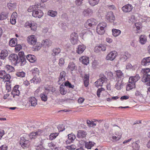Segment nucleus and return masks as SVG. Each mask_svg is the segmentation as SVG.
<instances>
[{
    "label": "nucleus",
    "mask_w": 150,
    "mask_h": 150,
    "mask_svg": "<svg viewBox=\"0 0 150 150\" xmlns=\"http://www.w3.org/2000/svg\"><path fill=\"white\" fill-rule=\"evenodd\" d=\"M25 137V136L21 137L20 141V144L23 148L28 147L30 145L29 141L26 139Z\"/></svg>",
    "instance_id": "0eeeda50"
},
{
    "label": "nucleus",
    "mask_w": 150,
    "mask_h": 150,
    "mask_svg": "<svg viewBox=\"0 0 150 150\" xmlns=\"http://www.w3.org/2000/svg\"><path fill=\"white\" fill-rule=\"evenodd\" d=\"M106 81V79L104 78H102L99 79L95 83V86L97 87L99 86H102L103 83Z\"/></svg>",
    "instance_id": "dca6fc26"
},
{
    "label": "nucleus",
    "mask_w": 150,
    "mask_h": 150,
    "mask_svg": "<svg viewBox=\"0 0 150 150\" xmlns=\"http://www.w3.org/2000/svg\"><path fill=\"white\" fill-rule=\"evenodd\" d=\"M104 91V88H99L97 92V95L98 97H100L101 92H102V91Z\"/></svg>",
    "instance_id": "680f3d73"
},
{
    "label": "nucleus",
    "mask_w": 150,
    "mask_h": 150,
    "mask_svg": "<svg viewBox=\"0 0 150 150\" xmlns=\"http://www.w3.org/2000/svg\"><path fill=\"white\" fill-rule=\"evenodd\" d=\"M42 44L45 47H49L52 44V41L49 39L43 40L42 42Z\"/></svg>",
    "instance_id": "bb28decb"
},
{
    "label": "nucleus",
    "mask_w": 150,
    "mask_h": 150,
    "mask_svg": "<svg viewBox=\"0 0 150 150\" xmlns=\"http://www.w3.org/2000/svg\"><path fill=\"white\" fill-rule=\"evenodd\" d=\"M10 78L11 77L9 74H6L3 79V81L4 82L8 81Z\"/></svg>",
    "instance_id": "3c124183"
},
{
    "label": "nucleus",
    "mask_w": 150,
    "mask_h": 150,
    "mask_svg": "<svg viewBox=\"0 0 150 150\" xmlns=\"http://www.w3.org/2000/svg\"><path fill=\"white\" fill-rule=\"evenodd\" d=\"M106 7L110 10H115L116 9L115 6L113 4H109L106 6Z\"/></svg>",
    "instance_id": "de8ad7c7"
},
{
    "label": "nucleus",
    "mask_w": 150,
    "mask_h": 150,
    "mask_svg": "<svg viewBox=\"0 0 150 150\" xmlns=\"http://www.w3.org/2000/svg\"><path fill=\"white\" fill-rule=\"evenodd\" d=\"M58 129L59 132H62L64 130V125L62 124L59 125H58Z\"/></svg>",
    "instance_id": "052dcab7"
},
{
    "label": "nucleus",
    "mask_w": 150,
    "mask_h": 150,
    "mask_svg": "<svg viewBox=\"0 0 150 150\" xmlns=\"http://www.w3.org/2000/svg\"><path fill=\"white\" fill-rule=\"evenodd\" d=\"M64 85L68 87L69 88H74V85H72L68 81L66 82L65 83Z\"/></svg>",
    "instance_id": "5fc2aeb1"
},
{
    "label": "nucleus",
    "mask_w": 150,
    "mask_h": 150,
    "mask_svg": "<svg viewBox=\"0 0 150 150\" xmlns=\"http://www.w3.org/2000/svg\"><path fill=\"white\" fill-rule=\"evenodd\" d=\"M16 75L18 77H23L25 76V73L23 71H18L16 73Z\"/></svg>",
    "instance_id": "09e8293b"
},
{
    "label": "nucleus",
    "mask_w": 150,
    "mask_h": 150,
    "mask_svg": "<svg viewBox=\"0 0 150 150\" xmlns=\"http://www.w3.org/2000/svg\"><path fill=\"white\" fill-rule=\"evenodd\" d=\"M27 24V25L29 26L31 30L33 31H35L36 29V24L35 23H31L28 22L26 23Z\"/></svg>",
    "instance_id": "e433bc0d"
},
{
    "label": "nucleus",
    "mask_w": 150,
    "mask_h": 150,
    "mask_svg": "<svg viewBox=\"0 0 150 150\" xmlns=\"http://www.w3.org/2000/svg\"><path fill=\"white\" fill-rule=\"evenodd\" d=\"M100 45L97 46L95 47L94 49V52H98L100 51Z\"/></svg>",
    "instance_id": "338daca9"
},
{
    "label": "nucleus",
    "mask_w": 150,
    "mask_h": 150,
    "mask_svg": "<svg viewBox=\"0 0 150 150\" xmlns=\"http://www.w3.org/2000/svg\"><path fill=\"white\" fill-rule=\"evenodd\" d=\"M150 72V69L149 68L142 69L141 72L143 74V75L148 74Z\"/></svg>",
    "instance_id": "37998d69"
},
{
    "label": "nucleus",
    "mask_w": 150,
    "mask_h": 150,
    "mask_svg": "<svg viewBox=\"0 0 150 150\" xmlns=\"http://www.w3.org/2000/svg\"><path fill=\"white\" fill-rule=\"evenodd\" d=\"M59 66L62 67L64 63V59L63 58H60L59 61Z\"/></svg>",
    "instance_id": "bf43d9fd"
},
{
    "label": "nucleus",
    "mask_w": 150,
    "mask_h": 150,
    "mask_svg": "<svg viewBox=\"0 0 150 150\" xmlns=\"http://www.w3.org/2000/svg\"><path fill=\"white\" fill-rule=\"evenodd\" d=\"M29 101L31 103V106H35L37 104V100L35 97H31L29 98Z\"/></svg>",
    "instance_id": "c756f323"
},
{
    "label": "nucleus",
    "mask_w": 150,
    "mask_h": 150,
    "mask_svg": "<svg viewBox=\"0 0 150 150\" xmlns=\"http://www.w3.org/2000/svg\"><path fill=\"white\" fill-rule=\"evenodd\" d=\"M56 133L51 134L49 136V139L50 140H52L56 138V136L55 135Z\"/></svg>",
    "instance_id": "69168bd1"
},
{
    "label": "nucleus",
    "mask_w": 150,
    "mask_h": 150,
    "mask_svg": "<svg viewBox=\"0 0 150 150\" xmlns=\"http://www.w3.org/2000/svg\"><path fill=\"white\" fill-rule=\"evenodd\" d=\"M129 22L135 23L137 21V18L134 16L132 15L129 18Z\"/></svg>",
    "instance_id": "c03bdc74"
},
{
    "label": "nucleus",
    "mask_w": 150,
    "mask_h": 150,
    "mask_svg": "<svg viewBox=\"0 0 150 150\" xmlns=\"http://www.w3.org/2000/svg\"><path fill=\"white\" fill-rule=\"evenodd\" d=\"M7 6L9 9L12 10L16 7V4H12L11 3H8L7 4Z\"/></svg>",
    "instance_id": "a19ab883"
},
{
    "label": "nucleus",
    "mask_w": 150,
    "mask_h": 150,
    "mask_svg": "<svg viewBox=\"0 0 150 150\" xmlns=\"http://www.w3.org/2000/svg\"><path fill=\"white\" fill-rule=\"evenodd\" d=\"M142 81L143 82L146 83L147 85L150 86V75H143Z\"/></svg>",
    "instance_id": "f3484780"
},
{
    "label": "nucleus",
    "mask_w": 150,
    "mask_h": 150,
    "mask_svg": "<svg viewBox=\"0 0 150 150\" xmlns=\"http://www.w3.org/2000/svg\"><path fill=\"white\" fill-rule=\"evenodd\" d=\"M117 55V53L116 51H113L110 52L107 55L105 59L107 60L110 61H113L116 57Z\"/></svg>",
    "instance_id": "6e6552de"
},
{
    "label": "nucleus",
    "mask_w": 150,
    "mask_h": 150,
    "mask_svg": "<svg viewBox=\"0 0 150 150\" xmlns=\"http://www.w3.org/2000/svg\"><path fill=\"white\" fill-rule=\"evenodd\" d=\"M35 45V49L37 50H39L40 49L41 47L42 44H40V43L39 42H37L36 43V45Z\"/></svg>",
    "instance_id": "864d4df0"
},
{
    "label": "nucleus",
    "mask_w": 150,
    "mask_h": 150,
    "mask_svg": "<svg viewBox=\"0 0 150 150\" xmlns=\"http://www.w3.org/2000/svg\"><path fill=\"white\" fill-rule=\"evenodd\" d=\"M89 4L92 6H94L99 2V0H88Z\"/></svg>",
    "instance_id": "c9c22d12"
},
{
    "label": "nucleus",
    "mask_w": 150,
    "mask_h": 150,
    "mask_svg": "<svg viewBox=\"0 0 150 150\" xmlns=\"http://www.w3.org/2000/svg\"><path fill=\"white\" fill-rule=\"evenodd\" d=\"M116 74L117 76L121 79L123 77V74L122 71L120 70H117L116 71Z\"/></svg>",
    "instance_id": "a18cd8bd"
},
{
    "label": "nucleus",
    "mask_w": 150,
    "mask_h": 150,
    "mask_svg": "<svg viewBox=\"0 0 150 150\" xmlns=\"http://www.w3.org/2000/svg\"><path fill=\"white\" fill-rule=\"evenodd\" d=\"M85 100V98L82 97H80L78 99V102L79 103H82Z\"/></svg>",
    "instance_id": "774afa93"
},
{
    "label": "nucleus",
    "mask_w": 150,
    "mask_h": 150,
    "mask_svg": "<svg viewBox=\"0 0 150 150\" xmlns=\"http://www.w3.org/2000/svg\"><path fill=\"white\" fill-rule=\"evenodd\" d=\"M86 132L83 130H79L78 132L77 137L80 138H83L86 137Z\"/></svg>",
    "instance_id": "a878e982"
},
{
    "label": "nucleus",
    "mask_w": 150,
    "mask_h": 150,
    "mask_svg": "<svg viewBox=\"0 0 150 150\" xmlns=\"http://www.w3.org/2000/svg\"><path fill=\"white\" fill-rule=\"evenodd\" d=\"M19 86L18 85L14 86L13 89L11 92V94L13 96V97H14L15 96H19L20 94L19 91L18 90Z\"/></svg>",
    "instance_id": "aec40b11"
},
{
    "label": "nucleus",
    "mask_w": 150,
    "mask_h": 150,
    "mask_svg": "<svg viewBox=\"0 0 150 150\" xmlns=\"http://www.w3.org/2000/svg\"><path fill=\"white\" fill-rule=\"evenodd\" d=\"M137 64H134L132 65L131 64L128 63L126 66V69L129 70H134L137 68Z\"/></svg>",
    "instance_id": "4be33fe9"
},
{
    "label": "nucleus",
    "mask_w": 150,
    "mask_h": 150,
    "mask_svg": "<svg viewBox=\"0 0 150 150\" xmlns=\"http://www.w3.org/2000/svg\"><path fill=\"white\" fill-rule=\"evenodd\" d=\"M18 55L16 54H11L8 57L10 61L14 64H19L21 66L24 65L26 63V59L25 58L24 53L23 52H20Z\"/></svg>",
    "instance_id": "f257e3e1"
},
{
    "label": "nucleus",
    "mask_w": 150,
    "mask_h": 150,
    "mask_svg": "<svg viewBox=\"0 0 150 150\" xmlns=\"http://www.w3.org/2000/svg\"><path fill=\"white\" fill-rule=\"evenodd\" d=\"M141 64L143 66H148L150 64V57L144 58L141 61Z\"/></svg>",
    "instance_id": "6ab92c4d"
},
{
    "label": "nucleus",
    "mask_w": 150,
    "mask_h": 150,
    "mask_svg": "<svg viewBox=\"0 0 150 150\" xmlns=\"http://www.w3.org/2000/svg\"><path fill=\"white\" fill-rule=\"evenodd\" d=\"M97 23V21L93 18L88 19L85 22L84 25L87 28H89L91 27H93Z\"/></svg>",
    "instance_id": "423d86ee"
},
{
    "label": "nucleus",
    "mask_w": 150,
    "mask_h": 150,
    "mask_svg": "<svg viewBox=\"0 0 150 150\" xmlns=\"http://www.w3.org/2000/svg\"><path fill=\"white\" fill-rule=\"evenodd\" d=\"M135 96L138 98H142L143 96L141 92L138 91H137L135 93Z\"/></svg>",
    "instance_id": "4d7b16f0"
},
{
    "label": "nucleus",
    "mask_w": 150,
    "mask_h": 150,
    "mask_svg": "<svg viewBox=\"0 0 150 150\" xmlns=\"http://www.w3.org/2000/svg\"><path fill=\"white\" fill-rule=\"evenodd\" d=\"M47 14L52 17H54L56 15V12L53 11H49L48 12Z\"/></svg>",
    "instance_id": "8fccbe9b"
},
{
    "label": "nucleus",
    "mask_w": 150,
    "mask_h": 150,
    "mask_svg": "<svg viewBox=\"0 0 150 150\" xmlns=\"http://www.w3.org/2000/svg\"><path fill=\"white\" fill-rule=\"evenodd\" d=\"M17 15V13L16 12H13L12 14L10 19V23L11 24L14 25L16 23Z\"/></svg>",
    "instance_id": "b1692460"
},
{
    "label": "nucleus",
    "mask_w": 150,
    "mask_h": 150,
    "mask_svg": "<svg viewBox=\"0 0 150 150\" xmlns=\"http://www.w3.org/2000/svg\"><path fill=\"white\" fill-rule=\"evenodd\" d=\"M6 70L8 72H10L13 71L14 70L13 68L10 65H6L5 67Z\"/></svg>",
    "instance_id": "49530a36"
},
{
    "label": "nucleus",
    "mask_w": 150,
    "mask_h": 150,
    "mask_svg": "<svg viewBox=\"0 0 150 150\" xmlns=\"http://www.w3.org/2000/svg\"><path fill=\"white\" fill-rule=\"evenodd\" d=\"M41 79L39 78H37L35 76L31 80V83H37L40 81Z\"/></svg>",
    "instance_id": "4c0bfd02"
},
{
    "label": "nucleus",
    "mask_w": 150,
    "mask_h": 150,
    "mask_svg": "<svg viewBox=\"0 0 150 150\" xmlns=\"http://www.w3.org/2000/svg\"><path fill=\"white\" fill-rule=\"evenodd\" d=\"M98 62L96 60H94L92 63V66L94 68H95L98 65Z\"/></svg>",
    "instance_id": "0e129e2a"
},
{
    "label": "nucleus",
    "mask_w": 150,
    "mask_h": 150,
    "mask_svg": "<svg viewBox=\"0 0 150 150\" xmlns=\"http://www.w3.org/2000/svg\"><path fill=\"white\" fill-rule=\"evenodd\" d=\"M40 97L42 100L45 102L46 101L47 99V94L46 93H43L40 95Z\"/></svg>",
    "instance_id": "ea45409f"
},
{
    "label": "nucleus",
    "mask_w": 150,
    "mask_h": 150,
    "mask_svg": "<svg viewBox=\"0 0 150 150\" xmlns=\"http://www.w3.org/2000/svg\"><path fill=\"white\" fill-rule=\"evenodd\" d=\"M135 87L136 84L129 82V83L127 86L126 89L127 91H129L133 88H135Z\"/></svg>",
    "instance_id": "7c9ffc66"
},
{
    "label": "nucleus",
    "mask_w": 150,
    "mask_h": 150,
    "mask_svg": "<svg viewBox=\"0 0 150 150\" xmlns=\"http://www.w3.org/2000/svg\"><path fill=\"white\" fill-rule=\"evenodd\" d=\"M27 41L29 44L34 45H36L37 40L34 35H31L28 37Z\"/></svg>",
    "instance_id": "9d476101"
},
{
    "label": "nucleus",
    "mask_w": 150,
    "mask_h": 150,
    "mask_svg": "<svg viewBox=\"0 0 150 150\" xmlns=\"http://www.w3.org/2000/svg\"><path fill=\"white\" fill-rule=\"evenodd\" d=\"M83 14L85 16H89L92 14V11L89 9H86L84 10Z\"/></svg>",
    "instance_id": "79ce46f5"
},
{
    "label": "nucleus",
    "mask_w": 150,
    "mask_h": 150,
    "mask_svg": "<svg viewBox=\"0 0 150 150\" xmlns=\"http://www.w3.org/2000/svg\"><path fill=\"white\" fill-rule=\"evenodd\" d=\"M70 40L71 43L73 45L77 44L79 41L78 39V34L75 32L72 33L70 35Z\"/></svg>",
    "instance_id": "39448f33"
},
{
    "label": "nucleus",
    "mask_w": 150,
    "mask_h": 150,
    "mask_svg": "<svg viewBox=\"0 0 150 150\" xmlns=\"http://www.w3.org/2000/svg\"><path fill=\"white\" fill-rule=\"evenodd\" d=\"M140 77L138 74H137L135 76H132L129 77V82L131 83H134L136 84V83L139 79Z\"/></svg>",
    "instance_id": "a211bd4d"
},
{
    "label": "nucleus",
    "mask_w": 150,
    "mask_h": 150,
    "mask_svg": "<svg viewBox=\"0 0 150 150\" xmlns=\"http://www.w3.org/2000/svg\"><path fill=\"white\" fill-rule=\"evenodd\" d=\"M88 76H86L84 79V84L86 87L88 85Z\"/></svg>",
    "instance_id": "13d9d810"
},
{
    "label": "nucleus",
    "mask_w": 150,
    "mask_h": 150,
    "mask_svg": "<svg viewBox=\"0 0 150 150\" xmlns=\"http://www.w3.org/2000/svg\"><path fill=\"white\" fill-rule=\"evenodd\" d=\"M68 136V140H66V143L67 144L72 142L76 138L75 135L72 134H69Z\"/></svg>",
    "instance_id": "412c9836"
},
{
    "label": "nucleus",
    "mask_w": 150,
    "mask_h": 150,
    "mask_svg": "<svg viewBox=\"0 0 150 150\" xmlns=\"http://www.w3.org/2000/svg\"><path fill=\"white\" fill-rule=\"evenodd\" d=\"M147 42V36L144 35H141L139 37V42L141 45H144Z\"/></svg>",
    "instance_id": "4468645a"
},
{
    "label": "nucleus",
    "mask_w": 150,
    "mask_h": 150,
    "mask_svg": "<svg viewBox=\"0 0 150 150\" xmlns=\"http://www.w3.org/2000/svg\"><path fill=\"white\" fill-rule=\"evenodd\" d=\"M132 146L133 148L135 150H138L139 148V145L136 142H134Z\"/></svg>",
    "instance_id": "6e6d98bb"
},
{
    "label": "nucleus",
    "mask_w": 150,
    "mask_h": 150,
    "mask_svg": "<svg viewBox=\"0 0 150 150\" xmlns=\"http://www.w3.org/2000/svg\"><path fill=\"white\" fill-rule=\"evenodd\" d=\"M16 38H12L9 42V45L11 47L15 46L17 44L16 42Z\"/></svg>",
    "instance_id": "58836bf2"
},
{
    "label": "nucleus",
    "mask_w": 150,
    "mask_h": 150,
    "mask_svg": "<svg viewBox=\"0 0 150 150\" xmlns=\"http://www.w3.org/2000/svg\"><path fill=\"white\" fill-rule=\"evenodd\" d=\"M86 48L85 45L83 44L79 45L76 48V52L79 54H81L83 52Z\"/></svg>",
    "instance_id": "ddd939ff"
},
{
    "label": "nucleus",
    "mask_w": 150,
    "mask_h": 150,
    "mask_svg": "<svg viewBox=\"0 0 150 150\" xmlns=\"http://www.w3.org/2000/svg\"><path fill=\"white\" fill-rule=\"evenodd\" d=\"M67 69L70 71H73L76 69V67L74 63L73 62H71L69 63L67 67Z\"/></svg>",
    "instance_id": "2f4dec72"
},
{
    "label": "nucleus",
    "mask_w": 150,
    "mask_h": 150,
    "mask_svg": "<svg viewBox=\"0 0 150 150\" xmlns=\"http://www.w3.org/2000/svg\"><path fill=\"white\" fill-rule=\"evenodd\" d=\"M42 132V130H38L36 132H32L30 133L28 136L31 139H35L36 137L40 135Z\"/></svg>",
    "instance_id": "9b49d317"
},
{
    "label": "nucleus",
    "mask_w": 150,
    "mask_h": 150,
    "mask_svg": "<svg viewBox=\"0 0 150 150\" xmlns=\"http://www.w3.org/2000/svg\"><path fill=\"white\" fill-rule=\"evenodd\" d=\"M112 35L115 37L119 36L121 33V31L120 30L114 28L112 29Z\"/></svg>",
    "instance_id": "393cba45"
},
{
    "label": "nucleus",
    "mask_w": 150,
    "mask_h": 150,
    "mask_svg": "<svg viewBox=\"0 0 150 150\" xmlns=\"http://www.w3.org/2000/svg\"><path fill=\"white\" fill-rule=\"evenodd\" d=\"M40 7V5L38 4L30 6L28 9V11L29 12H32V15L33 17L40 18L42 16L43 14L41 10L38 9Z\"/></svg>",
    "instance_id": "f03ea898"
},
{
    "label": "nucleus",
    "mask_w": 150,
    "mask_h": 150,
    "mask_svg": "<svg viewBox=\"0 0 150 150\" xmlns=\"http://www.w3.org/2000/svg\"><path fill=\"white\" fill-rule=\"evenodd\" d=\"M65 75L66 73L64 71L61 72L59 78V80L58 81V83L59 84H62L60 87L59 91L60 93L62 95H65L67 92V90L64 89V86L62 85L64 81L65 80Z\"/></svg>",
    "instance_id": "7ed1b4c3"
},
{
    "label": "nucleus",
    "mask_w": 150,
    "mask_h": 150,
    "mask_svg": "<svg viewBox=\"0 0 150 150\" xmlns=\"http://www.w3.org/2000/svg\"><path fill=\"white\" fill-rule=\"evenodd\" d=\"M26 58L30 62H34L36 59L35 56L31 54H28L26 56Z\"/></svg>",
    "instance_id": "c85d7f7f"
},
{
    "label": "nucleus",
    "mask_w": 150,
    "mask_h": 150,
    "mask_svg": "<svg viewBox=\"0 0 150 150\" xmlns=\"http://www.w3.org/2000/svg\"><path fill=\"white\" fill-rule=\"evenodd\" d=\"M106 26L107 24L105 22H102L99 23L97 26V33L99 35H103L105 33L104 29Z\"/></svg>",
    "instance_id": "20e7f679"
},
{
    "label": "nucleus",
    "mask_w": 150,
    "mask_h": 150,
    "mask_svg": "<svg viewBox=\"0 0 150 150\" xmlns=\"http://www.w3.org/2000/svg\"><path fill=\"white\" fill-rule=\"evenodd\" d=\"M6 74V72L5 71H0V78L3 79Z\"/></svg>",
    "instance_id": "e2e57ef3"
},
{
    "label": "nucleus",
    "mask_w": 150,
    "mask_h": 150,
    "mask_svg": "<svg viewBox=\"0 0 150 150\" xmlns=\"http://www.w3.org/2000/svg\"><path fill=\"white\" fill-rule=\"evenodd\" d=\"M133 8V7L131 5L128 4L123 6L122 10L125 13H128L131 11Z\"/></svg>",
    "instance_id": "f8f14e48"
},
{
    "label": "nucleus",
    "mask_w": 150,
    "mask_h": 150,
    "mask_svg": "<svg viewBox=\"0 0 150 150\" xmlns=\"http://www.w3.org/2000/svg\"><path fill=\"white\" fill-rule=\"evenodd\" d=\"M105 19L110 23L113 22L115 18L112 12L110 11L107 13L105 16Z\"/></svg>",
    "instance_id": "1a4fd4ad"
},
{
    "label": "nucleus",
    "mask_w": 150,
    "mask_h": 150,
    "mask_svg": "<svg viewBox=\"0 0 150 150\" xmlns=\"http://www.w3.org/2000/svg\"><path fill=\"white\" fill-rule=\"evenodd\" d=\"M80 62L85 65H87L89 63V59L88 57L83 56L80 57L79 59Z\"/></svg>",
    "instance_id": "2eb2a0df"
},
{
    "label": "nucleus",
    "mask_w": 150,
    "mask_h": 150,
    "mask_svg": "<svg viewBox=\"0 0 150 150\" xmlns=\"http://www.w3.org/2000/svg\"><path fill=\"white\" fill-rule=\"evenodd\" d=\"M121 138V135L119 133H115L112 137V141L113 142L118 141Z\"/></svg>",
    "instance_id": "5701e85b"
},
{
    "label": "nucleus",
    "mask_w": 150,
    "mask_h": 150,
    "mask_svg": "<svg viewBox=\"0 0 150 150\" xmlns=\"http://www.w3.org/2000/svg\"><path fill=\"white\" fill-rule=\"evenodd\" d=\"M135 27L136 29V33H139L140 30L142 28V25L141 23L140 22H137L135 23L134 24Z\"/></svg>",
    "instance_id": "72a5a7b5"
},
{
    "label": "nucleus",
    "mask_w": 150,
    "mask_h": 150,
    "mask_svg": "<svg viewBox=\"0 0 150 150\" xmlns=\"http://www.w3.org/2000/svg\"><path fill=\"white\" fill-rule=\"evenodd\" d=\"M66 148L69 150H74L76 148V146L74 144L70 146H66Z\"/></svg>",
    "instance_id": "603ef678"
},
{
    "label": "nucleus",
    "mask_w": 150,
    "mask_h": 150,
    "mask_svg": "<svg viewBox=\"0 0 150 150\" xmlns=\"http://www.w3.org/2000/svg\"><path fill=\"white\" fill-rule=\"evenodd\" d=\"M95 144V143L93 142H89L86 143L85 146L87 149H90Z\"/></svg>",
    "instance_id": "f704fd0d"
},
{
    "label": "nucleus",
    "mask_w": 150,
    "mask_h": 150,
    "mask_svg": "<svg viewBox=\"0 0 150 150\" xmlns=\"http://www.w3.org/2000/svg\"><path fill=\"white\" fill-rule=\"evenodd\" d=\"M122 81V79H120V80H118L115 86V88L117 90H120L122 88L123 85Z\"/></svg>",
    "instance_id": "cd10ccee"
},
{
    "label": "nucleus",
    "mask_w": 150,
    "mask_h": 150,
    "mask_svg": "<svg viewBox=\"0 0 150 150\" xmlns=\"http://www.w3.org/2000/svg\"><path fill=\"white\" fill-rule=\"evenodd\" d=\"M0 54L1 59H4L8 56V51L5 50H3L1 51Z\"/></svg>",
    "instance_id": "473e14b6"
}]
</instances>
